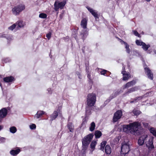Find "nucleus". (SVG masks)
<instances>
[{
	"label": "nucleus",
	"mask_w": 156,
	"mask_h": 156,
	"mask_svg": "<svg viewBox=\"0 0 156 156\" xmlns=\"http://www.w3.org/2000/svg\"><path fill=\"white\" fill-rule=\"evenodd\" d=\"M140 127V123L138 122H135L130 123L128 125H123V131L127 133H130L136 135L139 133V129Z\"/></svg>",
	"instance_id": "f257e3e1"
},
{
	"label": "nucleus",
	"mask_w": 156,
	"mask_h": 156,
	"mask_svg": "<svg viewBox=\"0 0 156 156\" xmlns=\"http://www.w3.org/2000/svg\"><path fill=\"white\" fill-rule=\"evenodd\" d=\"M96 97L95 94L90 93L87 96V105L94 106L96 101Z\"/></svg>",
	"instance_id": "f03ea898"
},
{
	"label": "nucleus",
	"mask_w": 156,
	"mask_h": 156,
	"mask_svg": "<svg viewBox=\"0 0 156 156\" xmlns=\"http://www.w3.org/2000/svg\"><path fill=\"white\" fill-rule=\"evenodd\" d=\"M130 151L129 145L128 142L124 141L122 144L121 154L122 156H125Z\"/></svg>",
	"instance_id": "7ed1b4c3"
},
{
	"label": "nucleus",
	"mask_w": 156,
	"mask_h": 156,
	"mask_svg": "<svg viewBox=\"0 0 156 156\" xmlns=\"http://www.w3.org/2000/svg\"><path fill=\"white\" fill-rule=\"evenodd\" d=\"M93 136L94 135L91 133L85 136L82 140V146L88 147Z\"/></svg>",
	"instance_id": "20e7f679"
},
{
	"label": "nucleus",
	"mask_w": 156,
	"mask_h": 156,
	"mask_svg": "<svg viewBox=\"0 0 156 156\" xmlns=\"http://www.w3.org/2000/svg\"><path fill=\"white\" fill-rule=\"evenodd\" d=\"M25 9V6L24 5L20 4L14 7L12 9L13 14L15 15H17L20 13L23 10Z\"/></svg>",
	"instance_id": "39448f33"
},
{
	"label": "nucleus",
	"mask_w": 156,
	"mask_h": 156,
	"mask_svg": "<svg viewBox=\"0 0 156 156\" xmlns=\"http://www.w3.org/2000/svg\"><path fill=\"white\" fill-rule=\"evenodd\" d=\"M123 92V90L122 89L118 90L117 91L114 92L109 97L108 99H107L104 103V104L106 105L110 101L115 98L117 95L122 93Z\"/></svg>",
	"instance_id": "423d86ee"
},
{
	"label": "nucleus",
	"mask_w": 156,
	"mask_h": 156,
	"mask_svg": "<svg viewBox=\"0 0 156 156\" xmlns=\"http://www.w3.org/2000/svg\"><path fill=\"white\" fill-rule=\"evenodd\" d=\"M123 92V90L122 89L118 90L117 91L114 92L109 97L108 99H107L104 103V104L106 105L110 101L115 98L117 95L122 93Z\"/></svg>",
	"instance_id": "0eeeda50"
},
{
	"label": "nucleus",
	"mask_w": 156,
	"mask_h": 156,
	"mask_svg": "<svg viewBox=\"0 0 156 156\" xmlns=\"http://www.w3.org/2000/svg\"><path fill=\"white\" fill-rule=\"evenodd\" d=\"M123 92V90L122 89L118 90L117 91L114 92L109 97L108 99H107L104 103V104L106 105L110 101L115 98L117 95L122 93Z\"/></svg>",
	"instance_id": "6e6552de"
},
{
	"label": "nucleus",
	"mask_w": 156,
	"mask_h": 156,
	"mask_svg": "<svg viewBox=\"0 0 156 156\" xmlns=\"http://www.w3.org/2000/svg\"><path fill=\"white\" fill-rule=\"evenodd\" d=\"M123 92V90L122 89L118 90L117 91L114 92L109 97L108 99H107L104 103V104L106 105L110 101L115 98L117 95L122 93Z\"/></svg>",
	"instance_id": "1a4fd4ad"
},
{
	"label": "nucleus",
	"mask_w": 156,
	"mask_h": 156,
	"mask_svg": "<svg viewBox=\"0 0 156 156\" xmlns=\"http://www.w3.org/2000/svg\"><path fill=\"white\" fill-rule=\"evenodd\" d=\"M122 115V112L121 110H118L114 114L113 117V121L114 122H117L119 119Z\"/></svg>",
	"instance_id": "9d476101"
},
{
	"label": "nucleus",
	"mask_w": 156,
	"mask_h": 156,
	"mask_svg": "<svg viewBox=\"0 0 156 156\" xmlns=\"http://www.w3.org/2000/svg\"><path fill=\"white\" fill-rule=\"evenodd\" d=\"M146 146L148 147L149 149H153L154 148L153 144V139L152 138L148 137V139L145 141Z\"/></svg>",
	"instance_id": "9b49d317"
},
{
	"label": "nucleus",
	"mask_w": 156,
	"mask_h": 156,
	"mask_svg": "<svg viewBox=\"0 0 156 156\" xmlns=\"http://www.w3.org/2000/svg\"><path fill=\"white\" fill-rule=\"evenodd\" d=\"M144 69L145 73L147 77L151 80H153V74L150 69L147 67H144Z\"/></svg>",
	"instance_id": "f8f14e48"
},
{
	"label": "nucleus",
	"mask_w": 156,
	"mask_h": 156,
	"mask_svg": "<svg viewBox=\"0 0 156 156\" xmlns=\"http://www.w3.org/2000/svg\"><path fill=\"white\" fill-rule=\"evenodd\" d=\"M7 114V110L6 108H3L0 110V122Z\"/></svg>",
	"instance_id": "ddd939ff"
},
{
	"label": "nucleus",
	"mask_w": 156,
	"mask_h": 156,
	"mask_svg": "<svg viewBox=\"0 0 156 156\" xmlns=\"http://www.w3.org/2000/svg\"><path fill=\"white\" fill-rule=\"evenodd\" d=\"M148 139V136L147 135H143L140 137L138 140V144L140 145H142Z\"/></svg>",
	"instance_id": "4468645a"
},
{
	"label": "nucleus",
	"mask_w": 156,
	"mask_h": 156,
	"mask_svg": "<svg viewBox=\"0 0 156 156\" xmlns=\"http://www.w3.org/2000/svg\"><path fill=\"white\" fill-rule=\"evenodd\" d=\"M93 106L87 105L86 108V115L85 119H86L87 116L91 114V111L92 110Z\"/></svg>",
	"instance_id": "2eb2a0df"
},
{
	"label": "nucleus",
	"mask_w": 156,
	"mask_h": 156,
	"mask_svg": "<svg viewBox=\"0 0 156 156\" xmlns=\"http://www.w3.org/2000/svg\"><path fill=\"white\" fill-rule=\"evenodd\" d=\"M87 8L88 10L92 14V15L94 17L95 19H96L97 18H98L99 17L98 14V12L95 10H93L92 9L90 8L87 7Z\"/></svg>",
	"instance_id": "dca6fc26"
},
{
	"label": "nucleus",
	"mask_w": 156,
	"mask_h": 156,
	"mask_svg": "<svg viewBox=\"0 0 156 156\" xmlns=\"http://www.w3.org/2000/svg\"><path fill=\"white\" fill-rule=\"evenodd\" d=\"M88 20L85 18H83L80 22V26L84 29L87 28Z\"/></svg>",
	"instance_id": "f3484780"
},
{
	"label": "nucleus",
	"mask_w": 156,
	"mask_h": 156,
	"mask_svg": "<svg viewBox=\"0 0 156 156\" xmlns=\"http://www.w3.org/2000/svg\"><path fill=\"white\" fill-rule=\"evenodd\" d=\"M136 83V81L134 80L129 82L122 86L123 89H124L126 88L133 86Z\"/></svg>",
	"instance_id": "a211bd4d"
},
{
	"label": "nucleus",
	"mask_w": 156,
	"mask_h": 156,
	"mask_svg": "<svg viewBox=\"0 0 156 156\" xmlns=\"http://www.w3.org/2000/svg\"><path fill=\"white\" fill-rule=\"evenodd\" d=\"M140 87L139 86H136L134 87L131 88L128 90L125 93L126 94H128L133 92L139 90Z\"/></svg>",
	"instance_id": "6ab92c4d"
},
{
	"label": "nucleus",
	"mask_w": 156,
	"mask_h": 156,
	"mask_svg": "<svg viewBox=\"0 0 156 156\" xmlns=\"http://www.w3.org/2000/svg\"><path fill=\"white\" fill-rule=\"evenodd\" d=\"M126 72L125 71L122 72V74L123 76L122 80L124 81L127 80L130 77V75L129 73H126Z\"/></svg>",
	"instance_id": "aec40b11"
},
{
	"label": "nucleus",
	"mask_w": 156,
	"mask_h": 156,
	"mask_svg": "<svg viewBox=\"0 0 156 156\" xmlns=\"http://www.w3.org/2000/svg\"><path fill=\"white\" fill-rule=\"evenodd\" d=\"M45 112L41 110L38 111L35 115L34 118L36 119H38L41 117L43 115L45 114Z\"/></svg>",
	"instance_id": "412c9836"
},
{
	"label": "nucleus",
	"mask_w": 156,
	"mask_h": 156,
	"mask_svg": "<svg viewBox=\"0 0 156 156\" xmlns=\"http://www.w3.org/2000/svg\"><path fill=\"white\" fill-rule=\"evenodd\" d=\"M15 79L12 76L6 77L3 78V81L7 83L12 82L14 81Z\"/></svg>",
	"instance_id": "4be33fe9"
},
{
	"label": "nucleus",
	"mask_w": 156,
	"mask_h": 156,
	"mask_svg": "<svg viewBox=\"0 0 156 156\" xmlns=\"http://www.w3.org/2000/svg\"><path fill=\"white\" fill-rule=\"evenodd\" d=\"M105 152L106 154H110L112 152V149L110 146L108 145H106L105 148Z\"/></svg>",
	"instance_id": "5701e85b"
},
{
	"label": "nucleus",
	"mask_w": 156,
	"mask_h": 156,
	"mask_svg": "<svg viewBox=\"0 0 156 156\" xmlns=\"http://www.w3.org/2000/svg\"><path fill=\"white\" fill-rule=\"evenodd\" d=\"M88 34L87 31L83 30L81 32L80 34L81 38L83 39V41L85 39L86 37L88 35Z\"/></svg>",
	"instance_id": "b1692460"
},
{
	"label": "nucleus",
	"mask_w": 156,
	"mask_h": 156,
	"mask_svg": "<svg viewBox=\"0 0 156 156\" xmlns=\"http://www.w3.org/2000/svg\"><path fill=\"white\" fill-rule=\"evenodd\" d=\"M58 112L55 111L53 113L50 115V118L51 121H53L58 116Z\"/></svg>",
	"instance_id": "393cba45"
},
{
	"label": "nucleus",
	"mask_w": 156,
	"mask_h": 156,
	"mask_svg": "<svg viewBox=\"0 0 156 156\" xmlns=\"http://www.w3.org/2000/svg\"><path fill=\"white\" fill-rule=\"evenodd\" d=\"M0 37L6 38L8 41H10L12 39V37L11 35H8L3 34H0Z\"/></svg>",
	"instance_id": "a878e982"
},
{
	"label": "nucleus",
	"mask_w": 156,
	"mask_h": 156,
	"mask_svg": "<svg viewBox=\"0 0 156 156\" xmlns=\"http://www.w3.org/2000/svg\"><path fill=\"white\" fill-rule=\"evenodd\" d=\"M144 95L142 96L136 97L134 99H132V100H133L131 101H130V103H133L136 102L140 100L141 99H142L144 98Z\"/></svg>",
	"instance_id": "bb28decb"
},
{
	"label": "nucleus",
	"mask_w": 156,
	"mask_h": 156,
	"mask_svg": "<svg viewBox=\"0 0 156 156\" xmlns=\"http://www.w3.org/2000/svg\"><path fill=\"white\" fill-rule=\"evenodd\" d=\"M68 129L71 132H73L74 131V126L72 122H68L67 125Z\"/></svg>",
	"instance_id": "cd10ccee"
},
{
	"label": "nucleus",
	"mask_w": 156,
	"mask_h": 156,
	"mask_svg": "<svg viewBox=\"0 0 156 156\" xmlns=\"http://www.w3.org/2000/svg\"><path fill=\"white\" fill-rule=\"evenodd\" d=\"M102 133L100 131L97 130L95 131L94 135L96 138H99L102 135Z\"/></svg>",
	"instance_id": "c85d7f7f"
},
{
	"label": "nucleus",
	"mask_w": 156,
	"mask_h": 156,
	"mask_svg": "<svg viewBox=\"0 0 156 156\" xmlns=\"http://www.w3.org/2000/svg\"><path fill=\"white\" fill-rule=\"evenodd\" d=\"M20 149H17L16 150H12L10 151V153L13 155H16L20 152Z\"/></svg>",
	"instance_id": "c756f323"
},
{
	"label": "nucleus",
	"mask_w": 156,
	"mask_h": 156,
	"mask_svg": "<svg viewBox=\"0 0 156 156\" xmlns=\"http://www.w3.org/2000/svg\"><path fill=\"white\" fill-rule=\"evenodd\" d=\"M17 25V28L18 29L19 28H21L23 27L24 25L23 24V22L22 21H17L16 23Z\"/></svg>",
	"instance_id": "7c9ffc66"
},
{
	"label": "nucleus",
	"mask_w": 156,
	"mask_h": 156,
	"mask_svg": "<svg viewBox=\"0 0 156 156\" xmlns=\"http://www.w3.org/2000/svg\"><path fill=\"white\" fill-rule=\"evenodd\" d=\"M106 144L107 142L106 141H103L101 143L100 149L101 150V151H104V147L105 145H106Z\"/></svg>",
	"instance_id": "2f4dec72"
},
{
	"label": "nucleus",
	"mask_w": 156,
	"mask_h": 156,
	"mask_svg": "<svg viewBox=\"0 0 156 156\" xmlns=\"http://www.w3.org/2000/svg\"><path fill=\"white\" fill-rule=\"evenodd\" d=\"M95 124L94 122H92L90 124V126L89 128V130L91 132L93 131L95 129Z\"/></svg>",
	"instance_id": "473e14b6"
},
{
	"label": "nucleus",
	"mask_w": 156,
	"mask_h": 156,
	"mask_svg": "<svg viewBox=\"0 0 156 156\" xmlns=\"http://www.w3.org/2000/svg\"><path fill=\"white\" fill-rule=\"evenodd\" d=\"M97 141H93L91 142L90 146L91 148L92 149V151L94 150Z\"/></svg>",
	"instance_id": "72a5a7b5"
},
{
	"label": "nucleus",
	"mask_w": 156,
	"mask_h": 156,
	"mask_svg": "<svg viewBox=\"0 0 156 156\" xmlns=\"http://www.w3.org/2000/svg\"><path fill=\"white\" fill-rule=\"evenodd\" d=\"M66 1L62 2L59 3L58 5L59 8L60 9H62L66 5Z\"/></svg>",
	"instance_id": "f704fd0d"
},
{
	"label": "nucleus",
	"mask_w": 156,
	"mask_h": 156,
	"mask_svg": "<svg viewBox=\"0 0 156 156\" xmlns=\"http://www.w3.org/2000/svg\"><path fill=\"white\" fill-rule=\"evenodd\" d=\"M82 156H86V150L87 149V147L82 146Z\"/></svg>",
	"instance_id": "c9c22d12"
},
{
	"label": "nucleus",
	"mask_w": 156,
	"mask_h": 156,
	"mask_svg": "<svg viewBox=\"0 0 156 156\" xmlns=\"http://www.w3.org/2000/svg\"><path fill=\"white\" fill-rule=\"evenodd\" d=\"M142 46V48L145 51H147L148 48L150 47L149 44H146L145 43Z\"/></svg>",
	"instance_id": "e433bc0d"
},
{
	"label": "nucleus",
	"mask_w": 156,
	"mask_h": 156,
	"mask_svg": "<svg viewBox=\"0 0 156 156\" xmlns=\"http://www.w3.org/2000/svg\"><path fill=\"white\" fill-rule=\"evenodd\" d=\"M9 130L11 133H14L16 132L17 129L15 127L12 126L10 128Z\"/></svg>",
	"instance_id": "4c0bfd02"
},
{
	"label": "nucleus",
	"mask_w": 156,
	"mask_h": 156,
	"mask_svg": "<svg viewBox=\"0 0 156 156\" xmlns=\"http://www.w3.org/2000/svg\"><path fill=\"white\" fill-rule=\"evenodd\" d=\"M150 131L154 136L156 137V129H155L154 128H152L150 129Z\"/></svg>",
	"instance_id": "58836bf2"
},
{
	"label": "nucleus",
	"mask_w": 156,
	"mask_h": 156,
	"mask_svg": "<svg viewBox=\"0 0 156 156\" xmlns=\"http://www.w3.org/2000/svg\"><path fill=\"white\" fill-rule=\"evenodd\" d=\"M136 43L137 45L140 46H142L145 43L142 41L137 40L136 41Z\"/></svg>",
	"instance_id": "ea45409f"
},
{
	"label": "nucleus",
	"mask_w": 156,
	"mask_h": 156,
	"mask_svg": "<svg viewBox=\"0 0 156 156\" xmlns=\"http://www.w3.org/2000/svg\"><path fill=\"white\" fill-rule=\"evenodd\" d=\"M125 43V48L126 49V51L128 53H129L130 52V50L129 48V46L126 43Z\"/></svg>",
	"instance_id": "a19ab883"
},
{
	"label": "nucleus",
	"mask_w": 156,
	"mask_h": 156,
	"mask_svg": "<svg viewBox=\"0 0 156 156\" xmlns=\"http://www.w3.org/2000/svg\"><path fill=\"white\" fill-rule=\"evenodd\" d=\"M47 16L46 14L43 13H41L39 15V17L42 18H45L47 17Z\"/></svg>",
	"instance_id": "79ce46f5"
},
{
	"label": "nucleus",
	"mask_w": 156,
	"mask_h": 156,
	"mask_svg": "<svg viewBox=\"0 0 156 156\" xmlns=\"http://www.w3.org/2000/svg\"><path fill=\"white\" fill-rule=\"evenodd\" d=\"M16 26V23L14 24L12 26L9 27L8 29L11 30H12L14 29H15V28Z\"/></svg>",
	"instance_id": "37998d69"
},
{
	"label": "nucleus",
	"mask_w": 156,
	"mask_h": 156,
	"mask_svg": "<svg viewBox=\"0 0 156 156\" xmlns=\"http://www.w3.org/2000/svg\"><path fill=\"white\" fill-rule=\"evenodd\" d=\"M133 113L135 115H138L140 114V111L138 110H134L133 111Z\"/></svg>",
	"instance_id": "c03bdc74"
},
{
	"label": "nucleus",
	"mask_w": 156,
	"mask_h": 156,
	"mask_svg": "<svg viewBox=\"0 0 156 156\" xmlns=\"http://www.w3.org/2000/svg\"><path fill=\"white\" fill-rule=\"evenodd\" d=\"M30 128L31 129H34L36 128V125L34 124H32L30 126Z\"/></svg>",
	"instance_id": "a18cd8bd"
},
{
	"label": "nucleus",
	"mask_w": 156,
	"mask_h": 156,
	"mask_svg": "<svg viewBox=\"0 0 156 156\" xmlns=\"http://www.w3.org/2000/svg\"><path fill=\"white\" fill-rule=\"evenodd\" d=\"M133 32L134 34L136 36H138L139 37H140V34L138 33V32L136 31V30H133Z\"/></svg>",
	"instance_id": "49530a36"
},
{
	"label": "nucleus",
	"mask_w": 156,
	"mask_h": 156,
	"mask_svg": "<svg viewBox=\"0 0 156 156\" xmlns=\"http://www.w3.org/2000/svg\"><path fill=\"white\" fill-rule=\"evenodd\" d=\"M11 61V59L9 58H6L3 60V61H4L5 63L9 62H10Z\"/></svg>",
	"instance_id": "de8ad7c7"
},
{
	"label": "nucleus",
	"mask_w": 156,
	"mask_h": 156,
	"mask_svg": "<svg viewBox=\"0 0 156 156\" xmlns=\"http://www.w3.org/2000/svg\"><path fill=\"white\" fill-rule=\"evenodd\" d=\"M51 33L49 32L48 34H46V37L48 38V40H49L51 37Z\"/></svg>",
	"instance_id": "09e8293b"
},
{
	"label": "nucleus",
	"mask_w": 156,
	"mask_h": 156,
	"mask_svg": "<svg viewBox=\"0 0 156 156\" xmlns=\"http://www.w3.org/2000/svg\"><path fill=\"white\" fill-rule=\"evenodd\" d=\"M107 71L105 69H103L101 72V75H105Z\"/></svg>",
	"instance_id": "8fccbe9b"
},
{
	"label": "nucleus",
	"mask_w": 156,
	"mask_h": 156,
	"mask_svg": "<svg viewBox=\"0 0 156 156\" xmlns=\"http://www.w3.org/2000/svg\"><path fill=\"white\" fill-rule=\"evenodd\" d=\"M87 73V77L89 79V81H91L92 79H91V75H90V72H89Z\"/></svg>",
	"instance_id": "3c124183"
},
{
	"label": "nucleus",
	"mask_w": 156,
	"mask_h": 156,
	"mask_svg": "<svg viewBox=\"0 0 156 156\" xmlns=\"http://www.w3.org/2000/svg\"><path fill=\"white\" fill-rule=\"evenodd\" d=\"M56 2H55L54 4L55 9V10L57 11L59 8V7H58V5H57L56 4Z\"/></svg>",
	"instance_id": "603ef678"
},
{
	"label": "nucleus",
	"mask_w": 156,
	"mask_h": 156,
	"mask_svg": "<svg viewBox=\"0 0 156 156\" xmlns=\"http://www.w3.org/2000/svg\"><path fill=\"white\" fill-rule=\"evenodd\" d=\"M76 74L77 75L78 78L79 79H81V75L80 73L79 72H76Z\"/></svg>",
	"instance_id": "864d4df0"
},
{
	"label": "nucleus",
	"mask_w": 156,
	"mask_h": 156,
	"mask_svg": "<svg viewBox=\"0 0 156 156\" xmlns=\"http://www.w3.org/2000/svg\"><path fill=\"white\" fill-rule=\"evenodd\" d=\"M48 91V93L50 94H51L52 93V90L51 89V88H49L47 90Z\"/></svg>",
	"instance_id": "5fc2aeb1"
},
{
	"label": "nucleus",
	"mask_w": 156,
	"mask_h": 156,
	"mask_svg": "<svg viewBox=\"0 0 156 156\" xmlns=\"http://www.w3.org/2000/svg\"><path fill=\"white\" fill-rule=\"evenodd\" d=\"M86 70L87 73L89 72V67H86Z\"/></svg>",
	"instance_id": "6e6d98bb"
},
{
	"label": "nucleus",
	"mask_w": 156,
	"mask_h": 156,
	"mask_svg": "<svg viewBox=\"0 0 156 156\" xmlns=\"http://www.w3.org/2000/svg\"><path fill=\"white\" fill-rule=\"evenodd\" d=\"M120 42H121L122 43L124 44L125 45V43H126L125 42L123 41L122 40L120 39Z\"/></svg>",
	"instance_id": "4d7b16f0"
},
{
	"label": "nucleus",
	"mask_w": 156,
	"mask_h": 156,
	"mask_svg": "<svg viewBox=\"0 0 156 156\" xmlns=\"http://www.w3.org/2000/svg\"><path fill=\"white\" fill-rule=\"evenodd\" d=\"M3 128V126H0V130H1Z\"/></svg>",
	"instance_id": "13d9d810"
},
{
	"label": "nucleus",
	"mask_w": 156,
	"mask_h": 156,
	"mask_svg": "<svg viewBox=\"0 0 156 156\" xmlns=\"http://www.w3.org/2000/svg\"><path fill=\"white\" fill-rule=\"evenodd\" d=\"M0 86L1 87V88H2V90H3V88H2V84L0 82Z\"/></svg>",
	"instance_id": "bf43d9fd"
},
{
	"label": "nucleus",
	"mask_w": 156,
	"mask_h": 156,
	"mask_svg": "<svg viewBox=\"0 0 156 156\" xmlns=\"http://www.w3.org/2000/svg\"><path fill=\"white\" fill-rule=\"evenodd\" d=\"M85 66H86V67H88V64H85Z\"/></svg>",
	"instance_id": "052dcab7"
},
{
	"label": "nucleus",
	"mask_w": 156,
	"mask_h": 156,
	"mask_svg": "<svg viewBox=\"0 0 156 156\" xmlns=\"http://www.w3.org/2000/svg\"><path fill=\"white\" fill-rule=\"evenodd\" d=\"M154 52L155 54H156V50H154Z\"/></svg>",
	"instance_id": "680f3d73"
},
{
	"label": "nucleus",
	"mask_w": 156,
	"mask_h": 156,
	"mask_svg": "<svg viewBox=\"0 0 156 156\" xmlns=\"http://www.w3.org/2000/svg\"><path fill=\"white\" fill-rule=\"evenodd\" d=\"M144 0L147 2H149L151 1V0Z\"/></svg>",
	"instance_id": "e2e57ef3"
},
{
	"label": "nucleus",
	"mask_w": 156,
	"mask_h": 156,
	"mask_svg": "<svg viewBox=\"0 0 156 156\" xmlns=\"http://www.w3.org/2000/svg\"><path fill=\"white\" fill-rule=\"evenodd\" d=\"M125 67H124V66H123L122 67V69L125 70Z\"/></svg>",
	"instance_id": "0e129e2a"
},
{
	"label": "nucleus",
	"mask_w": 156,
	"mask_h": 156,
	"mask_svg": "<svg viewBox=\"0 0 156 156\" xmlns=\"http://www.w3.org/2000/svg\"><path fill=\"white\" fill-rule=\"evenodd\" d=\"M82 50L83 51V52L84 53V49L83 48H82Z\"/></svg>",
	"instance_id": "69168bd1"
},
{
	"label": "nucleus",
	"mask_w": 156,
	"mask_h": 156,
	"mask_svg": "<svg viewBox=\"0 0 156 156\" xmlns=\"http://www.w3.org/2000/svg\"><path fill=\"white\" fill-rule=\"evenodd\" d=\"M120 61V60L119 59V60L117 61V62H118V63H119L120 62H119V61Z\"/></svg>",
	"instance_id": "338daca9"
},
{
	"label": "nucleus",
	"mask_w": 156,
	"mask_h": 156,
	"mask_svg": "<svg viewBox=\"0 0 156 156\" xmlns=\"http://www.w3.org/2000/svg\"><path fill=\"white\" fill-rule=\"evenodd\" d=\"M148 125V123H146V125H145V126H147Z\"/></svg>",
	"instance_id": "774afa93"
}]
</instances>
